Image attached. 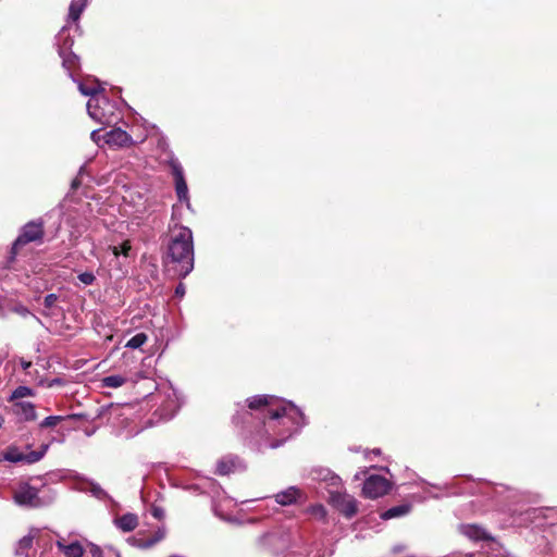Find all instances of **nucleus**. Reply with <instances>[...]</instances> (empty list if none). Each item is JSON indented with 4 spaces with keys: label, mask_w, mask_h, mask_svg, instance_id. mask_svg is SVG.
I'll use <instances>...</instances> for the list:
<instances>
[{
    "label": "nucleus",
    "mask_w": 557,
    "mask_h": 557,
    "mask_svg": "<svg viewBox=\"0 0 557 557\" xmlns=\"http://www.w3.org/2000/svg\"><path fill=\"white\" fill-rule=\"evenodd\" d=\"M157 261L156 257H141V295L150 301L141 308V352L147 354L141 368L150 367L151 361H146L156 354L160 357L166 346L164 284Z\"/></svg>",
    "instance_id": "obj_1"
},
{
    "label": "nucleus",
    "mask_w": 557,
    "mask_h": 557,
    "mask_svg": "<svg viewBox=\"0 0 557 557\" xmlns=\"http://www.w3.org/2000/svg\"><path fill=\"white\" fill-rule=\"evenodd\" d=\"M248 407L259 410L263 420L258 449L282 446L306 424L302 411L292 401H284L271 395H257L247 399Z\"/></svg>",
    "instance_id": "obj_2"
},
{
    "label": "nucleus",
    "mask_w": 557,
    "mask_h": 557,
    "mask_svg": "<svg viewBox=\"0 0 557 557\" xmlns=\"http://www.w3.org/2000/svg\"><path fill=\"white\" fill-rule=\"evenodd\" d=\"M182 404L168 379L141 372V431L172 420Z\"/></svg>",
    "instance_id": "obj_3"
},
{
    "label": "nucleus",
    "mask_w": 557,
    "mask_h": 557,
    "mask_svg": "<svg viewBox=\"0 0 557 557\" xmlns=\"http://www.w3.org/2000/svg\"><path fill=\"white\" fill-rule=\"evenodd\" d=\"M164 274L171 278H185L195 267L193 231L180 223L169 225L162 253Z\"/></svg>",
    "instance_id": "obj_4"
},
{
    "label": "nucleus",
    "mask_w": 557,
    "mask_h": 557,
    "mask_svg": "<svg viewBox=\"0 0 557 557\" xmlns=\"http://www.w3.org/2000/svg\"><path fill=\"white\" fill-rule=\"evenodd\" d=\"M146 131L148 134L145 139L141 138V144L157 145V149L160 151L158 159L162 163H166L171 170V174L174 177L175 193L177 199L184 202L187 209H191L188 186L184 176V171L181 162L174 157L173 152L169 150L165 139L159 134L158 128L154 125L147 126V122L141 117V132Z\"/></svg>",
    "instance_id": "obj_5"
},
{
    "label": "nucleus",
    "mask_w": 557,
    "mask_h": 557,
    "mask_svg": "<svg viewBox=\"0 0 557 557\" xmlns=\"http://www.w3.org/2000/svg\"><path fill=\"white\" fill-rule=\"evenodd\" d=\"M87 112L95 122L101 125H115L122 119V102L119 99H111L104 92L88 99Z\"/></svg>",
    "instance_id": "obj_6"
},
{
    "label": "nucleus",
    "mask_w": 557,
    "mask_h": 557,
    "mask_svg": "<svg viewBox=\"0 0 557 557\" xmlns=\"http://www.w3.org/2000/svg\"><path fill=\"white\" fill-rule=\"evenodd\" d=\"M139 409L133 404H124L117 408L115 416L116 434L132 438L138 433Z\"/></svg>",
    "instance_id": "obj_7"
},
{
    "label": "nucleus",
    "mask_w": 557,
    "mask_h": 557,
    "mask_svg": "<svg viewBox=\"0 0 557 557\" xmlns=\"http://www.w3.org/2000/svg\"><path fill=\"white\" fill-rule=\"evenodd\" d=\"M55 40L59 55L62 59V65L67 70V72H71L75 69L78 62V57L71 51L74 40L70 36L67 26H63L61 28L55 37Z\"/></svg>",
    "instance_id": "obj_8"
},
{
    "label": "nucleus",
    "mask_w": 557,
    "mask_h": 557,
    "mask_svg": "<svg viewBox=\"0 0 557 557\" xmlns=\"http://www.w3.org/2000/svg\"><path fill=\"white\" fill-rule=\"evenodd\" d=\"M49 449V444H42L38 450H32L29 453H23L18 447L11 445L3 453V460L10 462H23L26 465H33L41 460Z\"/></svg>",
    "instance_id": "obj_9"
},
{
    "label": "nucleus",
    "mask_w": 557,
    "mask_h": 557,
    "mask_svg": "<svg viewBox=\"0 0 557 557\" xmlns=\"http://www.w3.org/2000/svg\"><path fill=\"white\" fill-rule=\"evenodd\" d=\"M14 502L18 506L38 508L47 503L39 497V491L28 483H21L14 491Z\"/></svg>",
    "instance_id": "obj_10"
},
{
    "label": "nucleus",
    "mask_w": 557,
    "mask_h": 557,
    "mask_svg": "<svg viewBox=\"0 0 557 557\" xmlns=\"http://www.w3.org/2000/svg\"><path fill=\"white\" fill-rule=\"evenodd\" d=\"M44 237V223L41 220L30 221L26 223L15 239L12 246V250L14 253L17 252V249L28 243L32 242H40Z\"/></svg>",
    "instance_id": "obj_11"
},
{
    "label": "nucleus",
    "mask_w": 557,
    "mask_h": 557,
    "mask_svg": "<svg viewBox=\"0 0 557 557\" xmlns=\"http://www.w3.org/2000/svg\"><path fill=\"white\" fill-rule=\"evenodd\" d=\"M329 503L346 518H352L358 511L357 500L348 495L345 490H335L329 496Z\"/></svg>",
    "instance_id": "obj_12"
},
{
    "label": "nucleus",
    "mask_w": 557,
    "mask_h": 557,
    "mask_svg": "<svg viewBox=\"0 0 557 557\" xmlns=\"http://www.w3.org/2000/svg\"><path fill=\"white\" fill-rule=\"evenodd\" d=\"M310 478L312 481H315L320 483L327 492L329 496L335 491V490H343V481L341 476L335 474L333 471H331L327 468L323 467H315L312 468L310 471Z\"/></svg>",
    "instance_id": "obj_13"
},
{
    "label": "nucleus",
    "mask_w": 557,
    "mask_h": 557,
    "mask_svg": "<svg viewBox=\"0 0 557 557\" xmlns=\"http://www.w3.org/2000/svg\"><path fill=\"white\" fill-rule=\"evenodd\" d=\"M389 490L391 484L384 476L373 474L366 479L362 493L366 497L375 499L386 495Z\"/></svg>",
    "instance_id": "obj_14"
},
{
    "label": "nucleus",
    "mask_w": 557,
    "mask_h": 557,
    "mask_svg": "<svg viewBox=\"0 0 557 557\" xmlns=\"http://www.w3.org/2000/svg\"><path fill=\"white\" fill-rule=\"evenodd\" d=\"M274 500L281 506L304 504L307 500L306 493L297 486H288L274 495Z\"/></svg>",
    "instance_id": "obj_15"
},
{
    "label": "nucleus",
    "mask_w": 557,
    "mask_h": 557,
    "mask_svg": "<svg viewBox=\"0 0 557 557\" xmlns=\"http://www.w3.org/2000/svg\"><path fill=\"white\" fill-rule=\"evenodd\" d=\"M458 531L472 542H493L495 540L486 529L476 523H461L458 525Z\"/></svg>",
    "instance_id": "obj_16"
},
{
    "label": "nucleus",
    "mask_w": 557,
    "mask_h": 557,
    "mask_svg": "<svg viewBox=\"0 0 557 557\" xmlns=\"http://www.w3.org/2000/svg\"><path fill=\"white\" fill-rule=\"evenodd\" d=\"M246 470L245 461L235 455L222 457L216 462V471L219 475H230L232 473L243 472Z\"/></svg>",
    "instance_id": "obj_17"
},
{
    "label": "nucleus",
    "mask_w": 557,
    "mask_h": 557,
    "mask_svg": "<svg viewBox=\"0 0 557 557\" xmlns=\"http://www.w3.org/2000/svg\"><path fill=\"white\" fill-rule=\"evenodd\" d=\"M103 144L110 148L120 149L133 144L131 135L120 127L112 128L103 134Z\"/></svg>",
    "instance_id": "obj_18"
},
{
    "label": "nucleus",
    "mask_w": 557,
    "mask_h": 557,
    "mask_svg": "<svg viewBox=\"0 0 557 557\" xmlns=\"http://www.w3.org/2000/svg\"><path fill=\"white\" fill-rule=\"evenodd\" d=\"M73 71L69 72V76L77 83L78 90L84 96H89L90 98H94V96H99L104 94V90L100 87V83L97 79H87V81H77L74 75Z\"/></svg>",
    "instance_id": "obj_19"
},
{
    "label": "nucleus",
    "mask_w": 557,
    "mask_h": 557,
    "mask_svg": "<svg viewBox=\"0 0 557 557\" xmlns=\"http://www.w3.org/2000/svg\"><path fill=\"white\" fill-rule=\"evenodd\" d=\"M57 546L66 557H83L84 548L78 541L66 544L63 539H60L57 541Z\"/></svg>",
    "instance_id": "obj_20"
},
{
    "label": "nucleus",
    "mask_w": 557,
    "mask_h": 557,
    "mask_svg": "<svg viewBox=\"0 0 557 557\" xmlns=\"http://www.w3.org/2000/svg\"><path fill=\"white\" fill-rule=\"evenodd\" d=\"M15 413L20 417V419L24 421H35L37 419V413L35 410V406L29 401H18L15 404Z\"/></svg>",
    "instance_id": "obj_21"
},
{
    "label": "nucleus",
    "mask_w": 557,
    "mask_h": 557,
    "mask_svg": "<svg viewBox=\"0 0 557 557\" xmlns=\"http://www.w3.org/2000/svg\"><path fill=\"white\" fill-rule=\"evenodd\" d=\"M40 533L38 529H32L27 535L22 537L15 548L16 555H25L28 556L27 552L32 548L34 540Z\"/></svg>",
    "instance_id": "obj_22"
},
{
    "label": "nucleus",
    "mask_w": 557,
    "mask_h": 557,
    "mask_svg": "<svg viewBox=\"0 0 557 557\" xmlns=\"http://www.w3.org/2000/svg\"><path fill=\"white\" fill-rule=\"evenodd\" d=\"M114 524L123 532H131L138 525V518L135 513H125L114 519Z\"/></svg>",
    "instance_id": "obj_23"
},
{
    "label": "nucleus",
    "mask_w": 557,
    "mask_h": 557,
    "mask_svg": "<svg viewBox=\"0 0 557 557\" xmlns=\"http://www.w3.org/2000/svg\"><path fill=\"white\" fill-rule=\"evenodd\" d=\"M411 510V505L409 504H400L397 506H394L392 508H388L387 510L383 511L380 517L383 520H389L393 518L404 517L408 515Z\"/></svg>",
    "instance_id": "obj_24"
},
{
    "label": "nucleus",
    "mask_w": 557,
    "mask_h": 557,
    "mask_svg": "<svg viewBox=\"0 0 557 557\" xmlns=\"http://www.w3.org/2000/svg\"><path fill=\"white\" fill-rule=\"evenodd\" d=\"M88 0H72L69 8V21L67 23H76L87 5Z\"/></svg>",
    "instance_id": "obj_25"
},
{
    "label": "nucleus",
    "mask_w": 557,
    "mask_h": 557,
    "mask_svg": "<svg viewBox=\"0 0 557 557\" xmlns=\"http://www.w3.org/2000/svg\"><path fill=\"white\" fill-rule=\"evenodd\" d=\"M165 536L164 525H159L151 537H144L141 535V549L150 548Z\"/></svg>",
    "instance_id": "obj_26"
},
{
    "label": "nucleus",
    "mask_w": 557,
    "mask_h": 557,
    "mask_svg": "<svg viewBox=\"0 0 557 557\" xmlns=\"http://www.w3.org/2000/svg\"><path fill=\"white\" fill-rule=\"evenodd\" d=\"M125 381L126 380L123 375L113 374V375L104 376L101 380V385L103 387L117 388V387L122 386L125 383Z\"/></svg>",
    "instance_id": "obj_27"
},
{
    "label": "nucleus",
    "mask_w": 557,
    "mask_h": 557,
    "mask_svg": "<svg viewBox=\"0 0 557 557\" xmlns=\"http://www.w3.org/2000/svg\"><path fill=\"white\" fill-rule=\"evenodd\" d=\"M132 246L128 240L123 242L120 246H113L112 252L113 255L119 258L120 256H123L124 258H129L132 256Z\"/></svg>",
    "instance_id": "obj_28"
},
{
    "label": "nucleus",
    "mask_w": 557,
    "mask_h": 557,
    "mask_svg": "<svg viewBox=\"0 0 557 557\" xmlns=\"http://www.w3.org/2000/svg\"><path fill=\"white\" fill-rule=\"evenodd\" d=\"M306 512L321 521L325 520L326 515H327L325 507L321 504H314V505L309 506L306 509Z\"/></svg>",
    "instance_id": "obj_29"
},
{
    "label": "nucleus",
    "mask_w": 557,
    "mask_h": 557,
    "mask_svg": "<svg viewBox=\"0 0 557 557\" xmlns=\"http://www.w3.org/2000/svg\"><path fill=\"white\" fill-rule=\"evenodd\" d=\"M89 492L94 497L100 500L109 498L108 493L98 483L91 482L89 486Z\"/></svg>",
    "instance_id": "obj_30"
},
{
    "label": "nucleus",
    "mask_w": 557,
    "mask_h": 557,
    "mask_svg": "<svg viewBox=\"0 0 557 557\" xmlns=\"http://www.w3.org/2000/svg\"><path fill=\"white\" fill-rule=\"evenodd\" d=\"M33 395H34V392L32 388H29L27 386H18L13 391V393L11 395V399H21V398L33 396Z\"/></svg>",
    "instance_id": "obj_31"
},
{
    "label": "nucleus",
    "mask_w": 557,
    "mask_h": 557,
    "mask_svg": "<svg viewBox=\"0 0 557 557\" xmlns=\"http://www.w3.org/2000/svg\"><path fill=\"white\" fill-rule=\"evenodd\" d=\"M63 419L64 417L62 416H49L39 423V426L41 429L54 428Z\"/></svg>",
    "instance_id": "obj_32"
},
{
    "label": "nucleus",
    "mask_w": 557,
    "mask_h": 557,
    "mask_svg": "<svg viewBox=\"0 0 557 557\" xmlns=\"http://www.w3.org/2000/svg\"><path fill=\"white\" fill-rule=\"evenodd\" d=\"M77 278L84 285H91L96 281V276L92 272H83L78 274Z\"/></svg>",
    "instance_id": "obj_33"
},
{
    "label": "nucleus",
    "mask_w": 557,
    "mask_h": 557,
    "mask_svg": "<svg viewBox=\"0 0 557 557\" xmlns=\"http://www.w3.org/2000/svg\"><path fill=\"white\" fill-rule=\"evenodd\" d=\"M59 296L57 294H48L44 299V306L47 310H51L55 302L58 301Z\"/></svg>",
    "instance_id": "obj_34"
},
{
    "label": "nucleus",
    "mask_w": 557,
    "mask_h": 557,
    "mask_svg": "<svg viewBox=\"0 0 557 557\" xmlns=\"http://www.w3.org/2000/svg\"><path fill=\"white\" fill-rule=\"evenodd\" d=\"M103 134L102 129H94L90 134V138L96 145L101 146V143H103Z\"/></svg>",
    "instance_id": "obj_35"
},
{
    "label": "nucleus",
    "mask_w": 557,
    "mask_h": 557,
    "mask_svg": "<svg viewBox=\"0 0 557 557\" xmlns=\"http://www.w3.org/2000/svg\"><path fill=\"white\" fill-rule=\"evenodd\" d=\"M150 513L153 518H156L159 521L164 518V510L159 506L152 505L150 508Z\"/></svg>",
    "instance_id": "obj_36"
},
{
    "label": "nucleus",
    "mask_w": 557,
    "mask_h": 557,
    "mask_svg": "<svg viewBox=\"0 0 557 557\" xmlns=\"http://www.w3.org/2000/svg\"><path fill=\"white\" fill-rule=\"evenodd\" d=\"M13 311L16 312L17 314L24 317V318H26L28 315H32L30 311L25 306H22V305L15 306L13 308Z\"/></svg>",
    "instance_id": "obj_37"
},
{
    "label": "nucleus",
    "mask_w": 557,
    "mask_h": 557,
    "mask_svg": "<svg viewBox=\"0 0 557 557\" xmlns=\"http://www.w3.org/2000/svg\"><path fill=\"white\" fill-rule=\"evenodd\" d=\"M126 347L139 348V334L134 335L126 344Z\"/></svg>",
    "instance_id": "obj_38"
},
{
    "label": "nucleus",
    "mask_w": 557,
    "mask_h": 557,
    "mask_svg": "<svg viewBox=\"0 0 557 557\" xmlns=\"http://www.w3.org/2000/svg\"><path fill=\"white\" fill-rule=\"evenodd\" d=\"M185 293H186V287H185V285L181 282V283L175 287L174 294H175V296H176V297L182 298V297H184Z\"/></svg>",
    "instance_id": "obj_39"
},
{
    "label": "nucleus",
    "mask_w": 557,
    "mask_h": 557,
    "mask_svg": "<svg viewBox=\"0 0 557 557\" xmlns=\"http://www.w3.org/2000/svg\"><path fill=\"white\" fill-rule=\"evenodd\" d=\"M90 553L92 557H102V550L96 545L91 546Z\"/></svg>",
    "instance_id": "obj_40"
},
{
    "label": "nucleus",
    "mask_w": 557,
    "mask_h": 557,
    "mask_svg": "<svg viewBox=\"0 0 557 557\" xmlns=\"http://www.w3.org/2000/svg\"><path fill=\"white\" fill-rule=\"evenodd\" d=\"M474 556H475L474 553H468V554L458 553V554H454V555L448 556V557H474Z\"/></svg>",
    "instance_id": "obj_41"
},
{
    "label": "nucleus",
    "mask_w": 557,
    "mask_h": 557,
    "mask_svg": "<svg viewBox=\"0 0 557 557\" xmlns=\"http://www.w3.org/2000/svg\"><path fill=\"white\" fill-rule=\"evenodd\" d=\"M21 367L23 368V370H27L28 368H30L32 366V362L30 361H26L24 359H21Z\"/></svg>",
    "instance_id": "obj_42"
},
{
    "label": "nucleus",
    "mask_w": 557,
    "mask_h": 557,
    "mask_svg": "<svg viewBox=\"0 0 557 557\" xmlns=\"http://www.w3.org/2000/svg\"><path fill=\"white\" fill-rule=\"evenodd\" d=\"M404 549H405V546H404V545H400V544H399V545H395V546L393 547V553H394V554H399V553H400V552H403Z\"/></svg>",
    "instance_id": "obj_43"
},
{
    "label": "nucleus",
    "mask_w": 557,
    "mask_h": 557,
    "mask_svg": "<svg viewBox=\"0 0 557 557\" xmlns=\"http://www.w3.org/2000/svg\"><path fill=\"white\" fill-rule=\"evenodd\" d=\"M380 453H381L380 449H373L372 450V454H374V455H379Z\"/></svg>",
    "instance_id": "obj_44"
},
{
    "label": "nucleus",
    "mask_w": 557,
    "mask_h": 557,
    "mask_svg": "<svg viewBox=\"0 0 557 557\" xmlns=\"http://www.w3.org/2000/svg\"><path fill=\"white\" fill-rule=\"evenodd\" d=\"M175 210H176V206H173V213H172V220L174 219V215H175Z\"/></svg>",
    "instance_id": "obj_45"
},
{
    "label": "nucleus",
    "mask_w": 557,
    "mask_h": 557,
    "mask_svg": "<svg viewBox=\"0 0 557 557\" xmlns=\"http://www.w3.org/2000/svg\"><path fill=\"white\" fill-rule=\"evenodd\" d=\"M2 424H3V418H2V416L0 414V428L2 426Z\"/></svg>",
    "instance_id": "obj_46"
},
{
    "label": "nucleus",
    "mask_w": 557,
    "mask_h": 557,
    "mask_svg": "<svg viewBox=\"0 0 557 557\" xmlns=\"http://www.w3.org/2000/svg\"><path fill=\"white\" fill-rule=\"evenodd\" d=\"M3 460V454H0V462Z\"/></svg>",
    "instance_id": "obj_47"
}]
</instances>
